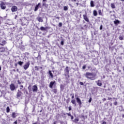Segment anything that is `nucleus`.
<instances>
[{"instance_id": "25", "label": "nucleus", "mask_w": 124, "mask_h": 124, "mask_svg": "<svg viewBox=\"0 0 124 124\" xmlns=\"http://www.w3.org/2000/svg\"><path fill=\"white\" fill-rule=\"evenodd\" d=\"M111 7L113 9L116 8V6H115V4H114V3H111Z\"/></svg>"}, {"instance_id": "54", "label": "nucleus", "mask_w": 124, "mask_h": 124, "mask_svg": "<svg viewBox=\"0 0 124 124\" xmlns=\"http://www.w3.org/2000/svg\"><path fill=\"white\" fill-rule=\"evenodd\" d=\"M56 19H58V20H59L60 17H59V16L56 17Z\"/></svg>"}, {"instance_id": "13", "label": "nucleus", "mask_w": 124, "mask_h": 124, "mask_svg": "<svg viewBox=\"0 0 124 124\" xmlns=\"http://www.w3.org/2000/svg\"><path fill=\"white\" fill-rule=\"evenodd\" d=\"M38 89V88H37V86L36 85H33L32 88V92L33 93H34L35 92L36 93V92H37Z\"/></svg>"}, {"instance_id": "34", "label": "nucleus", "mask_w": 124, "mask_h": 124, "mask_svg": "<svg viewBox=\"0 0 124 124\" xmlns=\"http://www.w3.org/2000/svg\"><path fill=\"white\" fill-rule=\"evenodd\" d=\"M52 92H53V93H57L58 90H57V89H55L52 90Z\"/></svg>"}, {"instance_id": "4", "label": "nucleus", "mask_w": 124, "mask_h": 124, "mask_svg": "<svg viewBox=\"0 0 124 124\" xmlns=\"http://www.w3.org/2000/svg\"><path fill=\"white\" fill-rule=\"evenodd\" d=\"M49 29H50V27H44L43 26L41 27L40 28V31H47V30H49Z\"/></svg>"}, {"instance_id": "64", "label": "nucleus", "mask_w": 124, "mask_h": 124, "mask_svg": "<svg viewBox=\"0 0 124 124\" xmlns=\"http://www.w3.org/2000/svg\"><path fill=\"white\" fill-rule=\"evenodd\" d=\"M123 70L124 71V66L123 67Z\"/></svg>"}, {"instance_id": "30", "label": "nucleus", "mask_w": 124, "mask_h": 124, "mask_svg": "<svg viewBox=\"0 0 124 124\" xmlns=\"http://www.w3.org/2000/svg\"><path fill=\"white\" fill-rule=\"evenodd\" d=\"M58 27L59 28H61V27H62V23L60 22L58 24Z\"/></svg>"}, {"instance_id": "48", "label": "nucleus", "mask_w": 124, "mask_h": 124, "mask_svg": "<svg viewBox=\"0 0 124 124\" xmlns=\"http://www.w3.org/2000/svg\"><path fill=\"white\" fill-rule=\"evenodd\" d=\"M89 102L90 103V102H92V98H90L89 100Z\"/></svg>"}, {"instance_id": "33", "label": "nucleus", "mask_w": 124, "mask_h": 124, "mask_svg": "<svg viewBox=\"0 0 124 124\" xmlns=\"http://www.w3.org/2000/svg\"><path fill=\"white\" fill-rule=\"evenodd\" d=\"M20 90H23V89H24V86L23 85H21L19 86Z\"/></svg>"}, {"instance_id": "29", "label": "nucleus", "mask_w": 124, "mask_h": 124, "mask_svg": "<svg viewBox=\"0 0 124 124\" xmlns=\"http://www.w3.org/2000/svg\"><path fill=\"white\" fill-rule=\"evenodd\" d=\"M71 103H72V104H75V105H76V101H75V100L73 99L71 100Z\"/></svg>"}, {"instance_id": "10", "label": "nucleus", "mask_w": 124, "mask_h": 124, "mask_svg": "<svg viewBox=\"0 0 124 124\" xmlns=\"http://www.w3.org/2000/svg\"><path fill=\"white\" fill-rule=\"evenodd\" d=\"M76 100H77V103H78V105L79 106H81V105H82V102L81 101V99H80V98H79L78 97H77L76 98Z\"/></svg>"}, {"instance_id": "6", "label": "nucleus", "mask_w": 124, "mask_h": 124, "mask_svg": "<svg viewBox=\"0 0 124 124\" xmlns=\"http://www.w3.org/2000/svg\"><path fill=\"white\" fill-rule=\"evenodd\" d=\"M83 17L84 20H85L86 22H87V23H89V22H90V20H89V18L88 17V16L87 15H83Z\"/></svg>"}, {"instance_id": "28", "label": "nucleus", "mask_w": 124, "mask_h": 124, "mask_svg": "<svg viewBox=\"0 0 124 124\" xmlns=\"http://www.w3.org/2000/svg\"><path fill=\"white\" fill-rule=\"evenodd\" d=\"M94 16H97V12L96 10H94L93 12Z\"/></svg>"}, {"instance_id": "14", "label": "nucleus", "mask_w": 124, "mask_h": 124, "mask_svg": "<svg viewBox=\"0 0 124 124\" xmlns=\"http://www.w3.org/2000/svg\"><path fill=\"white\" fill-rule=\"evenodd\" d=\"M96 83L97 86H99V87H101L102 86V82H101V81H100V80L96 81Z\"/></svg>"}, {"instance_id": "23", "label": "nucleus", "mask_w": 124, "mask_h": 124, "mask_svg": "<svg viewBox=\"0 0 124 124\" xmlns=\"http://www.w3.org/2000/svg\"><path fill=\"white\" fill-rule=\"evenodd\" d=\"M90 4H91V7H94V3H93V1L91 0V2H90Z\"/></svg>"}, {"instance_id": "16", "label": "nucleus", "mask_w": 124, "mask_h": 124, "mask_svg": "<svg viewBox=\"0 0 124 124\" xmlns=\"http://www.w3.org/2000/svg\"><path fill=\"white\" fill-rule=\"evenodd\" d=\"M0 53H3L5 52V47L1 46L0 47Z\"/></svg>"}, {"instance_id": "37", "label": "nucleus", "mask_w": 124, "mask_h": 124, "mask_svg": "<svg viewBox=\"0 0 124 124\" xmlns=\"http://www.w3.org/2000/svg\"><path fill=\"white\" fill-rule=\"evenodd\" d=\"M28 90H29V91L31 90V85H30L28 86Z\"/></svg>"}, {"instance_id": "44", "label": "nucleus", "mask_w": 124, "mask_h": 124, "mask_svg": "<svg viewBox=\"0 0 124 124\" xmlns=\"http://www.w3.org/2000/svg\"><path fill=\"white\" fill-rule=\"evenodd\" d=\"M68 109H69V111H71L72 110L71 106L69 107Z\"/></svg>"}, {"instance_id": "26", "label": "nucleus", "mask_w": 124, "mask_h": 124, "mask_svg": "<svg viewBox=\"0 0 124 124\" xmlns=\"http://www.w3.org/2000/svg\"><path fill=\"white\" fill-rule=\"evenodd\" d=\"M98 14H99V15H100V16H103V14L101 12V10H98Z\"/></svg>"}, {"instance_id": "59", "label": "nucleus", "mask_w": 124, "mask_h": 124, "mask_svg": "<svg viewBox=\"0 0 124 124\" xmlns=\"http://www.w3.org/2000/svg\"><path fill=\"white\" fill-rule=\"evenodd\" d=\"M15 66H17V63H16V64H15Z\"/></svg>"}, {"instance_id": "35", "label": "nucleus", "mask_w": 124, "mask_h": 124, "mask_svg": "<svg viewBox=\"0 0 124 124\" xmlns=\"http://www.w3.org/2000/svg\"><path fill=\"white\" fill-rule=\"evenodd\" d=\"M119 39L120 40H124V36H119Z\"/></svg>"}, {"instance_id": "32", "label": "nucleus", "mask_w": 124, "mask_h": 124, "mask_svg": "<svg viewBox=\"0 0 124 124\" xmlns=\"http://www.w3.org/2000/svg\"><path fill=\"white\" fill-rule=\"evenodd\" d=\"M63 10H64L65 11H66V10H68V8L67 7V6H64Z\"/></svg>"}, {"instance_id": "46", "label": "nucleus", "mask_w": 124, "mask_h": 124, "mask_svg": "<svg viewBox=\"0 0 124 124\" xmlns=\"http://www.w3.org/2000/svg\"><path fill=\"white\" fill-rule=\"evenodd\" d=\"M63 44H64V42H63V41H61V45H63Z\"/></svg>"}, {"instance_id": "42", "label": "nucleus", "mask_w": 124, "mask_h": 124, "mask_svg": "<svg viewBox=\"0 0 124 124\" xmlns=\"http://www.w3.org/2000/svg\"><path fill=\"white\" fill-rule=\"evenodd\" d=\"M103 28V26H102V25H101L100 27V30L101 31V30H102Z\"/></svg>"}, {"instance_id": "19", "label": "nucleus", "mask_w": 124, "mask_h": 124, "mask_svg": "<svg viewBox=\"0 0 124 124\" xmlns=\"http://www.w3.org/2000/svg\"><path fill=\"white\" fill-rule=\"evenodd\" d=\"M114 24L115 25H119L120 24V21L118 19H115V21H114Z\"/></svg>"}, {"instance_id": "20", "label": "nucleus", "mask_w": 124, "mask_h": 124, "mask_svg": "<svg viewBox=\"0 0 124 124\" xmlns=\"http://www.w3.org/2000/svg\"><path fill=\"white\" fill-rule=\"evenodd\" d=\"M48 74L50 75L51 78H54V75H53V73L51 71H48Z\"/></svg>"}, {"instance_id": "18", "label": "nucleus", "mask_w": 124, "mask_h": 124, "mask_svg": "<svg viewBox=\"0 0 124 124\" xmlns=\"http://www.w3.org/2000/svg\"><path fill=\"white\" fill-rule=\"evenodd\" d=\"M34 68H35V70L36 71H38V70H39V68H40L41 69H42L43 67H38L37 66H35L34 67Z\"/></svg>"}, {"instance_id": "41", "label": "nucleus", "mask_w": 124, "mask_h": 124, "mask_svg": "<svg viewBox=\"0 0 124 124\" xmlns=\"http://www.w3.org/2000/svg\"><path fill=\"white\" fill-rule=\"evenodd\" d=\"M43 6H47V4H46V3H43Z\"/></svg>"}, {"instance_id": "5", "label": "nucleus", "mask_w": 124, "mask_h": 124, "mask_svg": "<svg viewBox=\"0 0 124 124\" xmlns=\"http://www.w3.org/2000/svg\"><path fill=\"white\" fill-rule=\"evenodd\" d=\"M22 94H23V93H22V92L20 90H18L16 93V97H21V96H22Z\"/></svg>"}, {"instance_id": "7", "label": "nucleus", "mask_w": 124, "mask_h": 124, "mask_svg": "<svg viewBox=\"0 0 124 124\" xmlns=\"http://www.w3.org/2000/svg\"><path fill=\"white\" fill-rule=\"evenodd\" d=\"M10 89L11 91H15V89H16V88L15 87V85H14V84L12 83L10 84Z\"/></svg>"}, {"instance_id": "17", "label": "nucleus", "mask_w": 124, "mask_h": 124, "mask_svg": "<svg viewBox=\"0 0 124 124\" xmlns=\"http://www.w3.org/2000/svg\"><path fill=\"white\" fill-rule=\"evenodd\" d=\"M65 72L66 73H67V74H69V68L68 66H66L65 68Z\"/></svg>"}, {"instance_id": "45", "label": "nucleus", "mask_w": 124, "mask_h": 124, "mask_svg": "<svg viewBox=\"0 0 124 124\" xmlns=\"http://www.w3.org/2000/svg\"><path fill=\"white\" fill-rule=\"evenodd\" d=\"M114 105L116 106L117 105V104H118V102L117 101L115 102L114 103H113Z\"/></svg>"}, {"instance_id": "15", "label": "nucleus", "mask_w": 124, "mask_h": 124, "mask_svg": "<svg viewBox=\"0 0 124 124\" xmlns=\"http://www.w3.org/2000/svg\"><path fill=\"white\" fill-rule=\"evenodd\" d=\"M37 20L39 22V23H42L43 22V17H37Z\"/></svg>"}, {"instance_id": "22", "label": "nucleus", "mask_w": 124, "mask_h": 124, "mask_svg": "<svg viewBox=\"0 0 124 124\" xmlns=\"http://www.w3.org/2000/svg\"><path fill=\"white\" fill-rule=\"evenodd\" d=\"M73 122H74V123H75L76 124H77V123H78V122H79V118H77L75 119V120H73Z\"/></svg>"}, {"instance_id": "36", "label": "nucleus", "mask_w": 124, "mask_h": 124, "mask_svg": "<svg viewBox=\"0 0 124 124\" xmlns=\"http://www.w3.org/2000/svg\"><path fill=\"white\" fill-rule=\"evenodd\" d=\"M70 96H72L71 98L72 99H73L74 98V93H71Z\"/></svg>"}, {"instance_id": "8", "label": "nucleus", "mask_w": 124, "mask_h": 124, "mask_svg": "<svg viewBox=\"0 0 124 124\" xmlns=\"http://www.w3.org/2000/svg\"><path fill=\"white\" fill-rule=\"evenodd\" d=\"M0 5L1 9L4 10L5 9V8H6V6L5 5V4H4L3 2H1Z\"/></svg>"}, {"instance_id": "51", "label": "nucleus", "mask_w": 124, "mask_h": 124, "mask_svg": "<svg viewBox=\"0 0 124 124\" xmlns=\"http://www.w3.org/2000/svg\"><path fill=\"white\" fill-rule=\"evenodd\" d=\"M107 123H106V122H105V121H104L103 123H102V124H106Z\"/></svg>"}, {"instance_id": "47", "label": "nucleus", "mask_w": 124, "mask_h": 124, "mask_svg": "<svg viewBox=\"0 0 124 124\" xmlns=\"http://www.w3.org/2000/svg\"><path fill=\"white\" fill-rule=\"evenodd\" d=\"M67 116H68V117H71V114L68 113H67Z\"/></svg>"}, {"instance_id": "27", "label": "nucleus", "mask_w": 124, "mask_h": 124, "mask_svg": "<svg viewBox=\"0 0 124 124\" xmlns=\"http://www.w3.org/2000/svg\"><path fill=\"white\" fill-rule=\"evenodd\" d=\"M10 112V108H9V107H7L6 108V112L9 113Z\"/></svg>"}, {"instance_id": "3", "label": "nucleus", "mask_w": 124, "mask_h": 124, "mask_svg": "<svg viewBox=\"0 0 124 124\" xmlns=\"http://www.w3.org/2000/svg\"><path fill=\"white\" fill-rule=\"evenodd\" d=\"M12 12H16L18 10V7L16 6H13L11 9Z\"/></svg>"}, {"instance_id": "50", "label": "nucleus", "mask_w": 124, "mask_h": 124, "mask_svg": "<svg viewBox=\"0 0 124 124\" xmlns=\"http://www.w3.org/2000/svg\"><path fill=\"white\" fill-rule=\"evenodd\" d=\"M102 101H103V102L106 101V98H103V99H102Z\"/></svg>"}, {"instance_id": "53", "label": "nucleus", "mask_w": 124, "mask_h": 124, "mask_svg": "<svg viewBox=\"0 0 124 124\" xmlns=\"http://www.w3.org/2000/svg\"><path fill=\"white\" fill-rule=\"evenodd\" d=\"M111 99H112V98H111V97H108V100H111Z\"/></svg>"}, {"instance_id": "38", "label": "nucleus", "mask_w": 124, "mask_h": 124, "mask_svg": "<svg viewBox=\"0 0 124 124\" xmlns=\"http://www.w3.org/2000/svg\"><path fill=\"white\" fill-rule=\"evenodd\" d=\"M26 93V94H29V92H28V90H25L24 91V93Z\"/></svg>"}, {"instance_id": "55", "label": "nucleus", "mask_w": 124, "mask_h": 124, "mask_svg": "<svg viewBox=\"0 0 124 124\" xmlns=\"http://www.w3.org/2000/svg\"><path fill=\"white\" fill-rule=\"evenodd\" d=\"M16 18H17V15H16V16H15V19H16Z\"/></svg>"}, {"instance_id": "31", "label": "nucleus", "mask_w": 124, "mask_h": 124, "mask_svg": "<svg viewBox=\"0 0 124 124\" xmlns=\"http://www.w3.org/2000/svg\"><path fill=\"white\" fill-rule=\"evenodd\" d=\"M60 88L61 89V90L64 89V85H63L62 84H61Z\"/></svg>"}, {"instance_id": "52", "label": "nucleus", "mask_w": 124, "mask_h": 124, "mask_svg": "<svg viewBox=\"0 0 124 124\" xmlns=\"http://www.w3.org/2000/svg\"><path fill=\"white\" fill-rule=\"evenodd\" d=\"M14 124H17V120L14 122Z\"/></svg>"}, {"instance_id": "57", "label": "nucleus", "mask_w": 124, "mask_h": 124, "mask_svg": "<svg viewBox=\"0 0 124 124\" xmlns=\"http://www.w3.org/2000/svg\"><path fill=\"white\" fill-rule=\"evenodd\" d=\"M88 69H90V68H91V66H88Z\"/></svg>"}, {"instance_id": "43", "label": "nucleus", "mask_w": 124, "mask_h": 124, "mask_svg": "<svg viewBox=\"0 0 124 124\" xmlns=\"http://www.w3.org/2000/svg\"><path fill=\"white\" fill-rule=\"evenodd\" d=\"M82 69H86V65H84L82 66Z\"/></svg>"}, {"instance_id": "24", "label": "nucleus", "mask_w": 124, "mask_h": 124, "mask_svg": "<svg viewBox=\"0 0 124 124\" xmlns=\"http://www.w3.org/2000/svg\"><path fill=\"white\" fill-rule=\"evenodd\" d=\"M12 117L13 119H15L16 118V113L15 112H13L12 114Z\"/></svg>"}, {"instance_id": "60", "label": "nucleus", "mask_w": 124, "mask_h": 124, "mask_svg": "<svg viewBox=\"0 0 124 124\" xmlns=\"http://www.w3.org/2000/svg\"><path fill=\"white\" fill-rule=\"evenodd\" d=\"M43 1H47L46 0H43Z\"/></svg>"}, {"instance_id": "9", "label": "nucleus", "mask_w": 124, "mask_h": 124, "mask_svg": "<svg viewBox=\"0 0 124 124\" xmlns=\"http://www.w3.org/2000/svg\"><path fill=\"white\" fill-rule=\"evenodd\" d=\"M40 5H41V3H38V4L36 5L34 11L36 12L37 10H38V8H40Z\"/></svg>"}, {"instance_id": "2", "label": "nucleus", "mask_w": 124, "mask_h": 124, "mask_svg": "<svg viewBox=\"0 0 124 124\" xmlns=\"http://www.w3.org/2000/svg\"><path fill=\"white\" fill-rule=\"evenodd\" d=\"M30 61H29L28 62H27L26 64L23 66L24 69H25V70H27V69H28V68L30 67Z\"/></svg>"}, {"instance_id": "56", "label": "nucleus", "mask_w": 124, "mask_h": 124, "mask_svg": "<svg viewBox=\"0 0 124 124\" xmlns=\"http://www.w3.org/2000/svg\"><path fill=\"white\" fill-rule=\"evenodd\" d=\"M81 117H82V118H85V116H84V115H82Z\"/></svg>"}, {"instance_id": "63", "label": "nucleus", "mask_w": 124, "mask_h": 124, "mask_svg": "<svg viewBox=\"0 0 124 124\" xmlns=\"http://www.w3.org/2000/svg\"><path fill=\"white\" fill-rule=\"evenodd\" d=\"M121 1H124V0H120Z\"/></svg>"}, {"instance_id": "39", "label": "nucleus", "mask_w": 124, "mask_h": 124, "mask_svg": "<svg viewBox=\"0 0 124 124\" xmlns=\"http://www.w3.org/2000/svg\"><path fill=\"white\" fill-rule=\"evenodd\" d=\"M17 83L18 85H21V84H22V82H21L19 80H17Z\"/></svg>"}, {"instance_id": "21", "label": "nucleus", "mask_w": 124, "mask_h": 124, "mask_svg": "<svg viewBox=\"0 0 124 124\" xmlns=\"http://www.w3.org/2000/svg\"><path fill=\"white\" fill-rule=\"evenodd\" d=\"M17 64H19V65H20V66H22V65L24 64V62L22 61H19L17 62Z\"/></svg>"}, {"instance_id": "11", "label": "nucleus", "mask_w": 124, "mask_h": 124, "mask_svg": "<svg viewBox=\"0 0 124 124\" xmlns=\"http://www.w3.org/2000/svg\"><path fill=\"white\" fill-rule=\"evenodd\" d=\"M56 83L55 81H51L49 83V87L50 89H53V86L54 85H55V83Z\"/></svg>"}, {"instance_id": "62", "label": "nucleus", "mask_w": 124, "mask_h": 124, "mask_svg": "<svg viewBox=\"0 0 124 124\" xmlns=\"http://www.w3.org/2000/svg\"><path fill=\"white\" fill-rule=\"evenodd\" d=\"M110 105L111 107H112V103H110Z\"/></svg>"}, {"instance_id": "1", "label": "nucleus", "mask_w": 124, "mask_h": 124, "mask_svg": "<svg viewBox=\"0 0 124 124\" xmlns=\"http://www.w3.org/2000/svg\"><path fill=\"white\" fill-rule=\"evenodd\" d=\"M84 76L86 77V78H87V79L93 81L95 79V77H96V74L93 73H90L87 72L84 74Z\"/></svg>"}, {"instance_id": "61", "label": "nucleus", "mask_w": 124, "mask_h": 124, "mask_svg": "<svg viewBox=\"0 0 124 124\" xmlns=\"http://www.w3.org/2000/svg\"><path fill=\"white\" fill-rule=\"evenodd\" d=\"M123 118H124V114L122 115Z\"/></svg>"}, {"instance_id": "49", "label": "nucleus", "mask_w": 124, "mask_h": 124, "mask_svg": "<svg viewBox=\"0 0 124 124\" xmlns=\"http://www.w3.org/2000/svg\"><path fill=\"white\" fill-rule=\"evenodd\" d=\"M70 117H71V120H73V119H74V117H73V116L71 115Z\"/></svg>"}, {"instance_id": "58", "label": "nucleus", "mask_w": 124, "mask_h": 124, "mask_svg": "<svg viewBox=\"0 0 124 124\" xmlns=\"http://www.w3.org/2000/svg\"><path fill=\"white\" fill-rule=\"evenodd\" d=\"M72 1H76V0H71Z\"/></svg>"}, {"instance_id": "12", "label": "nucleus", "mask_w": 124, "mask_h": 124, "mask_svg": "<svg viewBox=\"0 0 124 124\" xmlns=\"http://www.w3.org/2000/svg\"><path fill=\"white\" fill-rule=\"evenodd\" d=\"M6 41L2 40L0 41V46H4L6 44Z\"/></svg>"}, {"instance_id": "40", "label": "nucleus", "mask_w": 124, "mask_h": 124, "mask_svg": "<svg viewBox=\"0 0 124 124\" xmlns=\"http://www.w3.org/2000/svg\"><path fill=\"white\" fill-rule=\"evenodd\" d=\"M79 84L81 86H84V83H83L82 82H80Z\"/></svg>"}]
</instances>
